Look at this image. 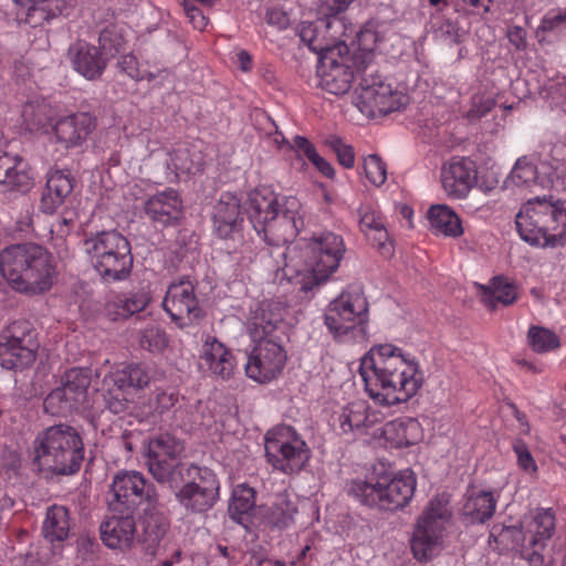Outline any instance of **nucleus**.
<instances>
[{"label": "nucleus", "instance_id": "obj_53", "mask_svg": "<svg viewBox=\"0 0 566 566\" xmlns=\"http://www.w3.org/2000/svg\"><path fill=\"white\" fill-rule=\"evenodd\" d=\"M359 227L365 234L384 226L380 214L370 206L361 205L358 208Z\"/></svg>", "mask_w": 566, "mask_h": 566}, {"label": "nucleus", "instance_id": "obj_8", "mask_svg": "<svg viewBox=\"0 0 566 566\" xmlns=\"http://www.w3.org/2000/svg\"><path fill=\"white\" fill-rule=\"evenodd\" d=\"M83 250L105 282L125 280L133 266L128 240L116 230L96 232L83 240Z\"/></svg>", "mask_w": 566, "mask_h": 566}, {"label": "nucleus", "instance_id": "obj_12", "mask_svg": "<svg viewBox=\"0 0 566 566\" xmlns=\"http://www.w3.org/2000/svg\"><path fill=\"white\" fill-rule=\"evenodd\" d=\"M182 451V443L169 433L158 434L148 441L146 463L156 481L166 483L171 489L178 486L187 469L178 462Z\"/></svg>", "mask_w": 566, "mask_h": 566}, {"label": "nucleus", "instance_id": "obj_24", "mask_svg": "<svg viewBox=\"0 0 566 566\" xmlns=\"http://www.w3.org/2000/svg\"><path fill=\"white\" fill-rule=\"evenodd\" d=\"M111 513V516L99 526L102 541L113 549L123 551L132 547L137 538L134 512L123 509V511Z\"/></svg>", "mask_w": 566, "mask_h": 566}, {"label": "nucleus", "instance_id": "obj_51", "mask_svg": "<svg viewBox=\"0 0 566 566\" xmlns=\"http://www.w3.org/2000/svg\"><path fill=\"white\" fill-rule=\"evenodd\" d=\"M434 36L446 43L447 45L460 44L465 32L459 27V24L451 20H443L434 31Z\"/></svg>", "mask_w": 566, "mask_h": 566}, {"label": "nucleus", "instance_id": "obj_3", "mask_svg": "<svg viewBox=\"0 0 566 566\" xmlns=\"http://www.w3.org/2000/svg\"><path fill=\"white\" fill-rule=\"evenodd\" d=\"M0 273L13 291L28 296L50 291L57 274L52 254L35 243H18L2 249Z\"/></svg>", "mask_w": 566, "mask_h": 566}, {"label": "nucleus", "instance_id": "obj_60", "mask_svg": "<svg viewBox=\"0 0 566 566\" xmlns=\"http://www.w3.org/2000/svg\"><path fill=\"white\" fill-rule=\"evenodd\" d=\"M156 409L159 413H163L166 410L172 408L178 401V395L174 389L165 390L157 388L156 389Z\"/></svg>", "mask_w": 566, "mask_h": 566}, {"label": "nucleus", "instance_id": "obj_18", "mask_svg": "<svg viewBox=\"0 0 566 566\" xmlns=\"http://www.w3.org/2000/svg\"><path fill=\"white\" fill-rule=\"evenodd\" d=\"M347 53V46L338 44L326 49L319 56L317 76L324 91L334 95H343L349 91L354 74Z\"/></svg>", "mask_w": 566, "mask_h": 566}, {"label": "nucleus", "instance_id": "obj_37", "mask_svg": "<svg viewBox=\"0 0 566 566\" xmlns=\"http://www.w3.org/2000/svg\"><path fill=\"white\" fill-rule=\"evenodd\" d=\"M70 518L69 510L62 505H53L48 509L43 522V535L52 544L62 543L69 537Z\"/></svg>", "mask_w": 566, "mask_h": 566}, {"label": "nucleus", "instance_id": "obj_63", "mask_svg": "<svg viewBox=\"0 0 566 566\" xmlns=\"http://www.w3.org/2000/svg\"><path fill=\"white\" fill-rule=\"evenodd\" d=\"M290 148L302 153L308 160L317 153L314 145L303 136H295Z\"/></svg>", "mask_w": 566, "mask_h": 566}, {"label": "nucleus", "instance_id": "obj_27", "mask_svg": "<svg viewBox=\"0 0 566 566\" xmlns=\"http://www.w3.org/2000/svg\"><path fill=\"white\" fill-rule=\"evenodd\" d=\"M96 127L95 118L88 113H77L60 118L53 125L55 142L64 148L81 146Z\"/></svg>", "mask_w": 566, "mask_h": 566}, {"label": "nucleus", "instance_id": "obj_42", "mask_svg": "<svg viewBox=\"0 0 566 566\" xmlns=\"http://www.w3.org/2000/svg\"><path fill=\"white\" fill-rule=\"evenodd\" d=\"M130 389L143 390L149 386L151 381L150 369L142 364H130L122 369L114 371Z\"/></svg>", "mask_w": 566, "mask_h": 566}, {"label": "nucleus", "instance_id": "obj_22", "mask_svg": "<svg viewBox=\"0 0 566 566\" xmlns=\"http://www.w3.org/2000/svg\"><path fill=\"white\" fill-rule=\"evenodd\" d=\"M476 182V169L472 160L454 157L443 165L441 184L446 193L454 199L465 198Z\"/></svg>", "mask_w": 566, "mask_h": 566}, {"label": "nucleus", "instance_id": "obj_55", "mask_svg": "<svg viewBox=\"0 0 566 566\" xmlns=\"http://www.w3.org/2000/svg\"><path fill=\"white\" fill-rule=\"evenodd\" d=\"M354 0H316V9L322 17H335L345 12Z\"/></svg>", "mask_w": 566, "mask_h": 566}, {"label": "nucleus", "instance_id": "obj_54", "mask_svg": "<svg viewBox=\"0 0 566 566\" xmlns=\"http://www.w3.org/2000/svg\"><path fill=\"white\" fill-rule=\"evenodd\" d=\"M98 42V48H101L103 52L108 49H113L117 52L123 48L124 39L117 27L109 25L101 31Z\"/></svg>", "mask_w": 566, "mask_h": 566}, {"label": "nucleus", "instance_id": "obj_30", "mask_svg": "<svg viewBox=\"0 0 566 566\" xmlns=\"http://www.w3.org/2000/svg\"><path fill=\"white\" fill-rule=\"evenodd\" d=\"M212 218L219 237L228 238L243 221L240 198L232 192L222 193L213 207Z\"/></svg>", "mask_w": 566, "mask_h": 566}, {"label": "nucleus", "instance_id": "obj_25", "mask_svg": "<svg viewBox=\"0 0 566 566\" xmlns=\"http://www.w3.org/2000/svg\"><path fill=\"white\" fill-rule=\"evenodd\" d=\"M67 56L73 70L88 81L98 80L108 64V57L102 49L86 41H76L70 45Z\"/></svg>", "mask_w": 566, "mask_h": 566}, {"label": "nucleus", "instance_id": "obj_45", "mask_svg": "<svg viewBox=\"0 0 566 566\" xmlns=\"http://www.w3.org/2000/svg\"><path fill=\"white\" fill-rule=\"evenodd\" d=\"M527 337L532 349L539 354L554 350L560 345L559 338L554 332L541 326H532Z\"/></svg>", "mask_w": 566, "mask_h": 566}, {"label": "nucleus", "instance_id": "obj_34", "mask_svg": "<svg viewBox=\"0 0 566 566\" xmlns=\"http://www.w3.org/2000/svg\"><path fill=\"white\" fill-rule=\"evenodd\" d=\"M157 502L158 500L145 504L142 515V536L149 546L158 544L168 530V520L159 510Z\"/></svg>", "mask_w": 566, "mask_h": 566}, {"label": "nucleus", "instance_id": "obj_38", "mask_svg": "<svg viewBox=\"0 0 566 566\" xmlns=\"http://www.w3.org/2000/svg\"><path fill=\"white\" fill-rule=\"evenodd\" d=\"M255 505V492L247 484H239L232 492L229 504V516L238 524L244 525Z\"/></svg>", "mask_w": 566, "mask_h": 566}, {"label": "nucleus", "instance_id": "obj_16", "mask_svg": "<svg viewBox=\"0 0 566 566\" xmlns=\"http://www.w3.org/2000/svg\"><path fill=\"white\" fill-rule=\"evenodd\" d=\"M163 308L179 328L192 326L203 316L195 284L188 277L169 284L163 300Z\"/></svg>", "mask_w": 566, "mask_h": 566}, {"label": "nucleus", "instance_id": "obj_59", "mask_svg": "<svg viewBox=\"0 0 566 566\" xmlns=\"http://www.w3.org/2000/svg\"><path fill=\"white\" fill-rule=\"evenodd\" d=\"M182 6L186 15L192 25L198 30H203L208 24V19L203 15L202 11L193 6L189 0H178Z\"/></svg>", "mask_w": 566, "mask_h": 566}, {"label": "nucleus", "instance_id": "obj_40", "mask_svg": "<svg viewBox=\"0 0 566 566\" xmlns=\"http://www.w3.org/2000/svg\"><path fill=\"white\" fill-rule=\"evenodd\" d=\"M496 499L492 492L482 491L468 499L464 504V514L472 523H483L491 518L495 512Z\"/></svg>", "mask_w": 566, "mask_h": 566}, {"label": "nucleus", "instance_id": "obj_52", "mask_svg": "<svg viewBox=\"0 0 566 566\" xmlns=\"http://www.w3.org/2000/svg\"><path fill=\"white\" fill-rule=\"evenodd\" d=\"M325 144L336 154L338 163L345 168H352L355 164V154L350 145L345 144L337 136H329Z\"/></svg>", "mask_w": 566, "mask_h": 566}, {"label": "nucleus", "instance_id": "obj_41", "mask_svg": "<svg viewBox=\"0 0 566 566\" xmlns=\"http://www.w3.org/2000/svg\"><path fill=\"white\" fill-rule=\"evenodd\" d=\"M490 536L494 537V539L500 544L511 549L517 551L524 559L526 555V553H524V549H527V552H530L522 524L521 527L494 525L492 527Z\"/></svg>", "mask_w": 566, "mask_h": 566}, {"label": "nucleus", "instance_id": "obj_29", "mask_svg": "<svg viewBox=\"0 0 566 566\" xmlns=\"http://www.w3.org/2000/svg\"><path fill=\"white\" fill-rule=\"evenodd\" d=\"M283 321V308L279 303L263 302L251 315L248 331L252 340H270L282 338L280 327Z\"/></svg>", "mask_w": 566, "mask_h": 566}, {"label": "nucleus", "instance_id": "obj_17", "mask_svg": "<svg viewBox=\"0 0 566 566\" xmlns=\"http://www.w3.org/2000/svg\"><path fill=\"white\" fill-rule=\"evenodd\" d=\"M112 492L114 500L109 503L111 512L123 509L134 512L137 505L158 500L155 486L137 471L118 472L113 479Z\"/></svg>", "mask_w": 566, "mask_h": 566}, {"label": "nucleus", "instance_id": "obj_10", "mask_svg": "<svg viewBox=\"0 0 566 566\" xmlns=\"http://www.w3.org/2000/svg\"><path fill=\"white\" fill-rule=\"evenodd\" d=\"M451 518L452 510L447 495H437L429 501L412 533L411 551L416 559L429 560L442 551Z\"/></svg>", "mask_w": 566, "mask_h": 566}, {"label": "nucleus", "instance_id": "obj_6", "mask_svg": "<svg viewBox=\"0 0 566 566\" xmlns=\"http://www.w3.org/2000/svg\"><path fill=\"white\" fill-rule=\"evenodd\" d=\"M324 323L338 343L366 340L368 336L369 305L360 289L343 291L326 307Z\"/></svg>", "mask_w": 566, "mask_h": 566}, {"label": "nucleus", "instance_id": "obj_39", "mask_svg": "<svg viewBox=\"0 0 566 566\" xmlns=\"http://www.w3.org/2000/svg\"><path fill=\"white\" fill-rule=\"evenodd\" d=\"M481 300L490 308H495L497 303L511 305L517 298L516 286L503 277H494L490 286H481Z\"/></svg>", "mask_w": 566, "mask_h": 566}, {"label": "nucleus", "instance_id": "obj_14", "mask_svg": "<svg viewBox=\"0 0 566 566\" xmlns=\"http://www.w3.org/2000/svg\"><path fill=\"white\" fill-rule=\"evenodd\" d=\"M36 349L32 324L13 321L0 334V366L9 370L24 368L34 361Z\"/></svg>", "mask_w": 566, "mask_h": 566}, {"label": "nucleus", "instance_id": "obj_56", "mask_svg": "<svg viewBox=\"0 0 566 566\" xmlns=\"http://www.w3.org/2000/svg\"><path fill=\"white\" fill-rule=\"evenodd\" d=\"M566 25V9L548 11L542 19L539 29L544 32H551Z\"/></svg>", "mask_w": 566, "mask_h": 566}, {"label": "nucleus", "instance_id": "obj_23", "mask_svg": "<svg viewBox=\"0 0 566 566\" xmlns=\"http://www.w3.org/2000/svg\"><path fill=\"white\" fill-rule=\"evenodd\" d=\"M233 354L214 336H207L199 355V368L216 379H230L235 370Z\"/></svg>", "mask_w": 566, "mask_h": 566}, {"label": "nucleus", "instance_id": "obj_5", "mask_svg": "<svg viewBox=\"0 0 566 566\" xmlns=\"http://www.w3.org/2000/svg\"><path fill=\"white\" fill-rule=\"evenodd\" d=\"M515 224L522 240L541 248L566 244V202L535 198L516 214Z\"/></svg>", "mask_w": 566, "mask_h": 566}, {"label": "nucleus", "instance_id": "obj_9", "mask_svg": "<svg viewBox=\"0 0 566 566\" xmlns=\"http://www.w3.org/2000/svg\"><path fill=\"white\" fill-rule=\"evenodd\" d=\"M416 485L413 472L403 470L394 478L373 474L365 480H355L350 484L349 494L370 507L398 510L410 502Z\"/></svg>", "mask_w": 566, "mask_h": 566}, {"label": "nucleus", "instance_id": "obj_64", "mask_svg": "<svg viewBox=\"0 0 566 566\" xmlns=\"http://www.w3.org/2000/svg\"><path fill=\"white\" fill-rule=\"evenodd\" d=\"M13 1L17 4L21 6V7H27L28 8V18L29 19H32L35 15H39L40 18L46 19V17L44 15V11L45 10L42 7V4L46 0H13Z\"/></svg>", "mask_w": 566, "mask_h": 566}, {"label": "nucleus", "instance_id": "obj_61", "mask_svg": "<svg viewBox=\"0 0 566 566\" xmlns=\"http://www.w3.org/2000/svg\"><path fill=\"white\" fill-rule=\"evenodd\" d=\"M507 38L512 45L515 46L516 50L526 49V31L522 27L513 25L507 29Z\"/></svg>", "mask_w": 566, "mask_h": 566}, {"label": "nucleus", "instance_id": "obj_7", "mask_svg": "<svg viewBox=\"0 0 566 566\" xmlns=\"http://www.w3.org/2000/svg\"><path fill=\"white\" fill-rule=\"evenodd\" d=\"M34 444L39 465L57 474L76 472L84 458L82 439L67 424L49 427L36 437Z\"/></svg>", "mask_w": 566, "mask_h": 566}, {"label": "nucleus", "instance_id": "obj_49", "mask_svg": "<svg viewBox=\"0 0 566 566\" xmlns=\"http://www.w3.org/2000/svg\"><path fill=\"white\" fill-rule=\"evenodd\" d=\"M380 24L376 21L367 22L357 35L359 48L366 52H373L384 40V32Z\"/></svg>", "mask_w": 566, "mask_h": 566}, {"label": "nucleus", "instance_id": "obj_31", "mask_svg": "<svg viewBox=\"0 0 566 566\" xmlns=\"http://www.w3.org/2000/svg\"><path fill=\"white\" fill-rule=\"evenodd\" d=\"M98 390L106 408L115 415L128 412L135 407L130 389L114 371L104 376Z\"/></svg>", "mask_w": 566, "mask_h": 566}, {"label": "nucleus", "instance_id": "obj_13", "mask_svg": "<svg viewBox=\"0 0 566 566\" xmlns=\"http://www.w3.org/2000/svg\"><path fill=\"white\" fill-rule=\"evenodd\" d=\"M188 481L176 491L178 503L188 512L205 513L219 500L220 483L216 473L208 468L188 465L184 476Z\"/></svg>", "mask_w": 566, "mask_h": 566}, {"label": "nucleus", "instance_id": "obj_62", "mask_svg": "<svg viewBox=\"0 0 566 566\" xmlns=\"http://www.w3.org/2000/svg\"><path fill=\"white\" fill-rule=\"evenodd\" d=\"M266 21L269 24L276 27L280 30H284L290 25L289 15L280 9H270L266 12Z\"/></svg>", "mask_w": 566, "mask_h": 566}, {"label": "nucleus", "instance_id": "obj_47", "mask_svg": "<svg viewBox=\"0 0 566 566\" xmlns=\"http://www.w3.org/2000/svg\"><path fill=\"white\" fill-rule=\"evenodd\" d=\"M168 344V335L159 326H148L139 334L140 347L150 353H161Z\"/></svg>", "mask_w": 566, "mask_h": 566}, {"label": "nucleus", "instance_id": "obj_28", "mask_svg": "<svg viewBox=\"0 0 566 566\" xmlns=\"http://www.w3.org/2000/svg\"><path fill=\"white\" fill-rule=\"evenodd\" d=\"M8 148L9 144L0 139V184L8 190L27 192L33 185L28 165Z\"/></svg>", "mask_w": 566, "mask_h": 566}, {"label": "nucleus", "instance_id": "obj_4", "mask_svg": "<svg viewBox=\"0 0 566 566\" xmlns=\"http://www.w3.org/2000/svg\"><path fill=\"white\" fill-rule=\"evenodd\" d=\"M345 253L343 237L332 231H323L310 238L300 251L296 247H287L282 255L285 258V268L310 279L302 284V290L307 291L335 273Z\"/></svg>", "mask_w": 566, "mask_h": 566}, {"label": "nucleus", "instance_id": "obj_33", "mask_svg": "<svg viewBox=\"0 0 566 566\" xmlns=\"http://www.w3.org/2000/svg\"><path fill=\"white\" fill-rule=\"evenodd\" d=\"M343 433H350L373 427L377 415L370 412L365 401H354L344 407L337 417Z\"/></svg>", "mask_w": 566, "mask_h": 566}, {"label": "nucleus", "instance_id": "obj_1", "mask_svg": "<svg viewBox=\"0 0 566 566\" xmlns=\"http://www.w3.org/2000/svg\"><path fill=\"white\" fill-rule=\"evenodd\" d=\"M359 373L368 396L382 406L408 401L424 379L416 357L389 343L373 346L361 358Z\"/></svg>", "mask_w": 566, "mask_h": 566}, {"label": "nucleus", "instance_id": "obj_58", "mask_svg": "<svg viewBox=\"0 0 566 566\" xmlns=\"http://www.w3.org/2000/svg\"><path fill=\"white\" fill-rule=\"evenodd\" d=\"M514 452L517 457L518 467L527 472H536V463L527 448V446L518 441L514 444Z\"/></svg>", "mask_w": 566, "mask_h": 566}, {"label": "nucleus", "instance_id": "obj_50", "mask_svg": "<svg viewBox=\"0 0 566 566\" xmlns=\"http://www.w3.org/2000/svg\"><path fill=\"white\" fill-rule=\"evenodd\" d=\"M364 170L366 178L375 187L382 186L387 180V166L376 154L369 155L365 158Z\"/></svg>", "mask_w": 566, "mask_h": 566}, {"label": "nucleus", "instance_id": "obj_43", "mask_svg": "<svg viewBox=\"0 0 566 566\" xmlns=\"http://www.w3.org/2000/svg\"><path fill=\"white\" fill-rule=\"evenodd\" d=\"M419 423L417 420L408 419L407 421L395 420L386 424L385 433H396V443L398 447H408L417 441Z\"/></svg>", "mask_w": 566, "mask_h": 566}, {"label": "nucleus", "instance_id": "obj_26", "mask_svg": "<svg viewBox=\"0 0 566 566\" xmlns=\"http://www.w3.org/2000/svg\"><path fill=\"white\" fill-rule=\"evenodd\" d=\"M144 212L154 223L163 227L177 223L184 213L179 192L167 188L148 197L144 203Z\"/></svg>", "mask_w": 566, "mask_h": 566}, {"label": "nucleus", "instance_id": "obj_2", "mask_svg": "<svg viewBox=\"0 0 566 566\" xmlns=\"http://www.w3.org/2000/svg\"><path fill=\"white\" fill-rule=\"evenodd\" d=\"M248 218L258 235L270 245L292 241L304 228L302 205L296 197H280L269 188L249 192Z\"/></svg>", "mask_w": 566, "mask_h": 566}, {"label": "nucleus", "instance_id": "obj_44", "mask_svg": "<svg viewBox=\"0 0 566 566\" xmlns=\"http://www.w3.org/2000/svg\"><path fill=\"white\" fill-rule=\"evenodd\" d=\"M296 513V505L286 496L280 495L271 509L269 520L274 526L285 528L293 523Z\"/></svg>", "mask_w": 566, "mask_h": 566}, {"label": "nucleus", "instance_id": "obj_20", "mask_svg": "<svg viewBox=\"0 0 566 566\" xmlns=\"http://www.w3.org/2000/svg\"><path fill=\"white\" fill-rule=\"evenodd\" d=\"M92 371L87 368H72L63 377L62 386L54 389L45 399L46 406L60 403L63 412L78 407H88L87 389L91 385Z\"/></svg>", "mask_w": 566, "mask_h": 566}, {"label": "nucleus", "instance_id": "obj_19", "mask_svg": "<svg viewBox=\"0 0 566 566\" xmlns=\"http://www.w3.org/2000/svg\"><path fill=\"white\" fill-rule=\"evenodd\" d=\"M254 347L245 364V374L258 382H269L276 378L286 363V352L282 338L253 340Z\"/></svg>", "mask_w": 566, "mask_h": 566}, {"label": "nucleus", "instance_id": "obj_32", "mask_svg": "<svg viewBox=\"0 0 566 566\" xmlns=\"http://www.w3.org/2000/svg\"><path fill=\"white\" fill-rule=\"evenodd\" d=\"M73 187V178L70 175L62 170L52 171L41 197V211L48 214L54 213L64 203Z\"/></svg>", "mask_w": 566, "mask_h": 566}, {"label": "nucleus", "instance_id": "obj_57", "mask_svg": "<svg viewBox=\"0 0 566 566\" xmlns=\"http://www.w3.org/2000/svg\"><path fill=\"white\" fill-rule=\"evenodd\" d=\"M365 235L373 241V244L377 247L382 254L390 255L392 253V244L385 224Z\"/></svg>", "mask_w": 566, "mask_h": 566}, {"label": "nucleus", "instance_id": "obj_15", "mask_svg": "<svg viewBox=\"0 0 566 566\" xmlns=\"http://www.w3.org/2000/svg\"><path fill=\"white\" fill-rule=\"evenodd\" d=\"M405 96L380 75L364 77L354 92L353 103L366 116L375 117L400 109Z\"/></svg>", "mask_w": 566, "mask_h": 566}, {"label": "nucleus", "instance_id": "obj_48", "mask_svg": "<svg viewBox=\"0 0 566 566\" xmlns=\"http://www.w3.org/2000/svg\"><path fill=\"white\" fill-rule=\"evenodd\" d=\"M118 70L128 75L134 81H154L158 74L159 70L157 72L146 71L142 70L138 66L137 59L133 54H125L122 55L120 59L117 62Z\"/></svg>", "mask_w": 566, "mask_h": 566}, {"label": "nucleus", "instance_id": "obj_21", "mask_svg": "<svg viewBox=\"0 0 566 566\" xmlns=\"http://www.w3.org/2000/svg\"><path fill=\"white\" fill-rule=\"evenodd\" d=\"M530 552L524 549L525 559L532 566H541L544 562L542 552L555 530V515L551 509H538L522 521Z\"/></svg>", "mask_w": 566, "mask_h": 566}, {"label": "nucleus", "instance_id": "obj_36", "mask_svg": "<svg viewBox=\"0 0 566 566\" xmlns=\"http://www.w3.org/2000/svg\"><path fill=\"white\" fill-rule=\"evenodd\" d=\"M431 229L446 237L458 238L463 233L459 216L446 205H436L428 210Z\"/></svg>", "mask_w": 566, "mask_h": 566}, {"label": "nucleus", "instance_id": "obj_46", "mask_svg": "<svg viewBox=\"0 0 566 566\" xmlns=\"http://www.w3.org/2000/svg\"><path fill=\"white\" fill-rule=\"evenodd\" d=\"M537 177L536 167L526 157L518 158L511 174L505 180L506 186H530Z\"/></svg>", "mask_w": 566, "mask_h": 566}, {"label": "nucleus", "instance_id": "obj_35", "mask_svg": "<svg viewBox=\"0 0 566 566\" xmlns=\"http://www.w3.org/2000/svg\"><path fill=\"white\" fill-rule=\"evenodd\" d=\"M149 301V295L145 291L117 295L107 303V314L113 319L127 318L145 310Z\"/></svg>", "mask_w": 566, "mask_h": 566}, {"label": "nucleus", "instance_id": "obj_11", "mask_svg": "<svg viewBox=\"0 0 566 566\" xmlns=\"http://www.w3.org/2000/svg\"><path fill=\"white\" fill-rule=\"evenodd\" d=\"M266 462L273 470L292 475L304 470L311 460L310 446L291 426L280 424L264 436Z\"/></svg>", "mask_w": 566, "mask_h": 566}]
</instances>
